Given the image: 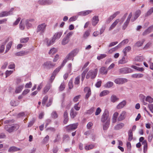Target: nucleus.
Instances as JSON below:
<instances>
[{
  "instance_id": "nucleus-1",
  "label": "nucleus",
  "mask_w": 153,
  "mask_h": 153,
  "mask_svg": "<svg viewBox=\"0 0 153 153\" xmlns=\"http://www.w3.org/2000/svg\"><path fill=\"white\" fill-rule=\"evenodd\" d=\"M97 72L98 70L97 68L90 70L86 75V79L91 78V79H94L97 75Z\"/></svg>"
},
{
  "instance_id": "nucleus-2",
  "label": "nucleus",
  "mask_w": 153,
  "mask_h": 153,
  "mask_svg": "<svg viewBox=\"0 0 153 153\" xmlns=\"http://www.w3.org/2000/svg\"><path fill=\"white\" fill-rule=\"evenodd\" d=\"M47 26V25L45 23L39 25L37 27L36 32L39 33L40 35H42L46 30Z\"/></svg>"
},
{
  "instance_id": "nucleus-3",
  "label": "nucleus",
  "mask_w": 153,
  "mask_h": 153,
  "mask_svg": "<svg viewBox=\"0 0 153 153\" xmlns=\"http://www.w3.org/2000/svg\"><path fill=\"white\" fill-rule=\"evenodd\" d=\"M19 125L15 124L12 126L9 125H6L4 127L5 130L9 133H11L14 131L17 130L19 128Z\"/></svg>"
},
{
  "instance_id": "nucleus-4",
  "label": "nucleus",
  "mask_w": 153,
  "mask_h": 153,
  "mask_svg": "<svg viewBox=\"0 0 153 153\" xmlns=\"http://www.w3.org/2000/svg\"><path fill=\"white\" fill-rule=\"evenodd\" d=\"M109 113L107 110H105L101 116V121L102 123H104L108 120H110L109 117Z\"/></svg>"
},
{
  "instance_id": "nucleus-5",
  "label": "nucleus",
  "mask_w": 153,
  "mask_h": 153,
  "mask_svg": "<svg viewBox=\"0 0 153 153\" xmlns=\"http://www.w3.org/2000/svg\"><path fill=\"white\" fill-rule=\"evenodd\" d=\"M55 65L51 62L48 61L44 62L42 65V67L44 69H48L53 67Z\"/></svg>"
},
{
  "instance_id": "nucleus-6",
  "label": "nucleus",
  "mask_w": 153,
  "mask_h": 153,
  "mask_svg": "<svg viewBox=\"0 0 153 153\" xmlns=\"http://www.w3.org/2000/svg\"><path fill=\"white\" fill-rule=\"evenodd\" d=\"M79 52L78 49H76L72 51L69 53L66 56V59L68 60H70L72 59V60L73 61L74 58L73 57L75 56Z\"/></svg>"
},
{
  "instance_id": "nucleus-7",
  "label": "nucleus",
  "mask_w": 153,
  "mask_h": 153,
  "mask_svg": "<svg viewBox=\"0 0 153 153\" xmlns=\"http://www.w3.org/2000/svg\"><path fill=\"white\" fill-rule=\"evenodd\" d=\"M119 72L121 74H126L131 73L132 71L131 68L126 67L119 69Z\"/></svg>"
},
{
  "instance_id": "nucleus-8",
  "label": "nucleus",
  "mask_w": 153,
  "mask_h": 153,
  "mask_svg": "<svg viewBox=\"0 0 153 153\" xmlns=\"http://www.w3.org/2000/svg\"><path fill=\"white\" fill-rule=\"evenodd\" d=\"M128 80L127 79L123 78H119L115 79L114 82L117 84H122L126 82Z\"/></svg>"
},
{
  "instance_id": "nucleus-9",
  "label": "nucleus",
  "mask_w": 153,
  "mask_h": 153,
  "mask_svg": "<svg viewBox=\"0 0 153 153\" xmlns=\"http://www.w3.org/2000/svg\"><path fill=\"white\" fill-rule=\"evenodd\" d=\"M78 125L77 123L70 125L66 127L67 130L70 131L74 130L77 128Z\"/></svg>"
},
{
  "instance_id": "nucleus-10",
  "label": "nucleus",
  "mask_w": 153,
  "mask_h": 153,
  "mask_svg": "<svg viewBox=\"0 0 153 153\" xmlns=\"http://www.w3.org/2000/svg\"><path fill=\"white\" fill-rule=\"evenodd\" d=\"M141 13V11L138 10H137L134 13L133 16L131 19V21L133 22L136 20L137 18L140 16Z\"/></svg>"
},
{
  "instance_id": "nucleus-11",
  "label": "nucleus",
  "mask_w": 153,
  "mask_h": 153,
  "mask_svg": "<svg viewBox=\"0 0 153 153\" xmlns=\"http://www.w3.org/2000/svg\"><path fill=\"white\" fill-rule=\"evenodd\" d=\"M45 42H46V45L47 46H49L51 45H53L55 42V40L52 38V39H48V38H45Z\"/></svg>"
},
{
  "instance_id": "nucleus-12",
  "label": "nucleus",
  "mask_w": 153,
  "mask_h": 153,
  "mask_svg": "<svg viewBox=\"0 0 153 153\" xmlns=\"http://www.w3.org/2000/svg\"><path fill=\"white\" fill-rule=\"evenodd\" d=\"M62 32H57L54 34L52 38L55 41L56 39H59L62 35Z\"/></svg>"
},
{
  "instance_id": "nucleus-13",
  "label": "nucleus",
  "mask_w": 153,
  "mask_h": 153,
  "mask_svg": "<svg viewBox=\"0 0 153 153\" xmlns=\"http://www.w3.org/2000/svg\"><path fill=\"white\" fill-rule=\"evenodd\" d=\"M110 122V120H108L102 124L103 129L104 131L107 130L108 128Z\"/></svg>"
},
{
  "instance_id": "nucleus-14",
  "label": "nucleus",
  "mask_w": 153,
  "mask_h": 153,
  "mask_svg": "<svg viewBox=\"0 0 153 153\" xmlns=\"http://www.w3.org/2000/svg\"><path fill=\"white\" fill-rule=\"evenodd\" d=\"M99 20L98 17L97 16H94L92 19V24L94 26H95L99 22Z\"/></svg>"
},
{
  "instance_id": "nucleus-15",
  "label": "nucleus",
  "mask_w": 153,
  "mask_h": 153,
  "mask_svg": "<svg viewBox=\"0 0 153 153\" xmlns=\"http://www.w3.org/2000/svg\"><path fill=\"white\" fill-rule=\"evenodd\" d=\"M126 102L125 100H123L122 102H120L117 106V108L118 109H121L123 108L126 105Z\"/></svg>"
},
{
  "instance_id": "nucleus-16",
  "label": "nucleus",
  "mask_w": 153,
  "mask_h": 153,
  "mask_svg": "<svg viewBox=\"0 0 153 153\" xmlns=\"http://www.w3.org/2000/svg\"><path fill=\"white\" fill-rule=\"evenodd\" d=\"M85 92L86 93L85 96V98L87 99L91 94V90L88 87H86L84 89Z\"/></svg>"
},
{
  "instance_id": "nucleus-17",
  "label": "nucleus",
  "mask_w": 153,
  "mask_h": 153,
  "mask_svg": "<svg viewBox=\"0 0 153 153\" xmlns=\"http://www.w3.org/2000/svg\"><path fill=\"white\" fill-rule=\"evenodd\" d=\"M120 13V12L119 11H116L108 19L107 21V22L108 23H109L113 19H114V18H115L116 16L118 15Z\"/></svg>"
},
{
  "instance_id": "nucleus-18",
  "label": "nucleus",
  "mask_w": 153,
  "mask_h": 153,
  "mask_svg": "<svg viewBox=\"0 0 153 153\" xmlns=\"http://www.w3.org/2000/svg\"><path fill=\"white\" fill-rule=\"evenodd\" d=\"M28 53V52L26 51H21L16 53L15 55L17 56H22L27 54Z\"/></svg>"
},
{
  "instance_id": "nucleus-19",
  "label": "nucleus",
  "mask_w": 153,
  "mask_h": 153,
  "mask_svg": "<svg viewBox=\"0 0 153 153\" xmlns=\"http://www.w3.org/2000/svg\"><path fill=\"white\" fill-rule=\"evenodd\" d=\"M110 100L111 102L114 103L118 101L119 100V98L115 95H112L110 97Z\"/></svg>"
},
{
  "instance_id": "nucleus-20",
  "label": "nucleus",
  "mask_w": 153,
  "mask_h": 153,
  "mask_svg": "<svg viewBox=\"0 0 153 153\" xmlns=\"http://www.w3.org/2000/svg\"><path fill=\"white\" fill-rule=\"evenodd\" d=\"M126 112L125 111H123L120 114L118 119L119 120L121 121L124 120L126 117Z\"/></svg>"
},
{
  "instance_id": "nucleus-21",
  "label": "nucleus",
  "mask_w": 153,
  "mask_h": 153,
  "mask_svg": "<svg viewBox=\"0 0 153 153\" xmlns=\"http://www.w3.org/2000/svg\"><path fill=\"white\" fill-rule=\"evenodd\" d=\"M124 124L123 123H121L116 125L114 127V129L115 130H119L121 129L124 126Z\"/></svg>"
},
{
  "instance_id": "nucleus-22",
  "label": "nucleus",
  "mask_w": 153,
  "mask_h": 153,
  "mask_svg": "<svg viewBox=\"0 0 153 153\" xmlns=\"http://www.w3.org/2000/svg\"><path fill=\"white\" fill-rule=\"evenodd\" d=\"M120 19H117L115 20L114 22L111 25V26L109 28V30H111L113 29L115 26L117 25V23L119 22Z\"/></svg>"
},
{
  "instance_id": "nucleus-23",
  "label": "nucleus",
  "mask_w": 153,
  "mask_h": 153,
  "mask_svg": "<svg viewBox=\"0 0 153 153\" xmlns=\"http://www.w3.org/2000/svg\"><path fill=\"white\" fill-rule=\"evenodd\" d=\"M8 38L2 44L0 45V53L3 52L4 49V45L8 41Z\"/></svg>"
},
{
  "instance_id": "nucleus-24",
  "label": "nucleus",
  "mask_w": 153,
  "mask_h": 153,
  "mask_svg": "<svg viewBox=\"0 0 153 153\" xmlns=\"http://www.w3.org/2000/svg\"><path fill=\"white\" fill-rule=\"evenodd\" d=\"M153 28V26H151L149 27L148 29L145 31L143 33V36L146 35L150 33H151L152 30Z\"/></svg>"
},
{
  "instance_id": "nucleus-25",
  "label": "nucleus",
  "mask_w": 153,
  "mask_h": 153,
  "mask_svg": "<svg viewBox=\"0 0 153 153\" xmlns=\"http://www.w3.org/2000/svg\"><path fill=\"white\" fill-rule=\"evenodd\" d=\"M88 70V68H86L82 72V74H81V80L82 82L85 77V76L86 75V74L87 73V72Z\"/></svg>"
},
{
  "instance_id": "nucleus-26",
  "label": "nucleus",
  "mask_w": 153,
  "mask_h": 153,
  "mask_svg": "<svg viewBox=\"0 0 153 153\" xmlns=\"http://www.w3.org/2000/svg\"><path fill=\"white\" fill-rule=\"evenodd\" d=\"M108 71L105 67H101L100 70V73L103 74H106L107 73Z\"/></svg>"
},
{
  "instance_id": "nucleus-27",
  "label": "nucleus",
  "mask_w": 153,
  "mask_h": 153,
  "mask_svg": "<svg viewBox=\"0 0 153 153\" xmlns=\"http://www.w3.org/2000/svg\"><path fill=\"white\" fill-rule=\"evenodd\" d=\"M20 149L15 146H12L10 147L8 150L9 152H14L19 150Z\"/></svg>"
},
{
  "instance_id": "nucleus-28",
  "label": "nucleus",
  "mask_w": 153,
  "mask_h": 153,
  "mask_svg": "<svg viewBox=\"0 0 153 153\" xmlns=\"http://www.w3.org/2000/svg\"><path fill=\"white\" fill-rule=\"evenodd\" d=\"M143 74H135L131 75V77L133 78H140L143 77Z\"/></svg>"
},
{
  "instance_id": "nucleus-29",
  "label": "nucleus",
  "mask_w": 153,
  "mask_h": 153,
  "mask_svg": "<svg viewBox=\"0 0 153 153\" xmlns=\"http://www.w3.org/2000/svg\"><path fill=\"white\" fill-rule=\"evenodd\" d=\"M51 85L49 84H48L44 88V92L45 94L46 93L50 88Z\"/></svg>"
},
{
  "instance_id": "nucleus-30",
  "label": "nucleus",
  "mask_w": 153,
  "mask_h": 153,
  "mask_svg": "<svg viewBox=\"0 0 153 153\" xmlns=\"http://www.w3.org/2000/svg\"><path fill=\"white\" fill-rule=\"evenodd\" d=\"M128 62V60L124 56L122 58L119 60L118 62L119 64H123L127 63Z\"/></svg>"
},
{
  "instance_id": "nucleus-31",
  "label": "nucleus",
  "mask_w": 153,
  "mask_h": 153,
  "mask_svg": "<svg viewBox=\"0 0 153 153\" xmlns=\"http://www.w3.org/2000/svg\"><path fill=\"white\" fill-rule=\"evenodd\" d=\"M131 50V47L130 46H127L124 49L123 51L124 54V56H126L127 53L130 51Z\"/></svg>"
},
{
  "instance_id": "nucleus-32",
  "label": "nucleus",
  "mask_w": 153,
  "mask_h": 153,
  "mask_svg": "<svg viewBox=\"0 0 153 153\" xmlns=\"http://www.w3.org/2000/svg\"><path fill=\"white\" fill-rule=\"evenodd\" d=\"M10 15L9 12L4 11L1 12L0 13V17H2Z\"/></svg>"
},
{
  "instance_id": "nucleus-33",
  "label": "nucleus",
  "mask_w": 153,
  "mask_h": 153,
  "mask_svg": "<svg viewBox=\"0 0 153 153\" xmlns=\"http://www.w3.org/2000/svg\"><path fill=\"white\" fill-rule=\"evenodd\" d=\"M69 41V39L66 37H64L62 40V44L65 45L68 44Z\"/></svg>"
},
{
  "instance_id": "nucleus-34",
  "label": "nucleus",
  "mask_w": 153,
  "mask_h": 153,
  "mask_svg": "<svg viewBox=\"0 0 153 153\" xmlns=\"http://www.w3.org/2000/svg\"><path fill=\"white\" fill-rule=\"evenodd\" d=\"M23 87L24 85H19L18 87H17L16 88V89L15 90L16 93H20L23 88Z\"/></svg>"
},
{
  "instance_id": "nucleus-35",
  "label": "nucleus",
  "mask_w": 153,
  "mask_h": 153,
  "mask_svg": "<svg viewBox=\"0 0 153 153\" xmlns=\"http://www.w3.org/2000/svg\"><path fill=\"white\" fill-rule=\"evenodd\" d=\"M128 42V39H126L123 40L117 46L118 48L121 47L122 45H124L126 44H127Z\"/></svg>"
},
{
  "instance_id": "nucleus-36",
  "label": "nucleus",
  "mask_w": 153,
  "mask_h": 153,
  "mask_svg": "<svg viewBox=\"0 0 153 153\" xmlns=\"http://www.w3.org/2000/svg\"><path fill=\"white\" fill-rule=\"evenodd\" d=\"M70 114L71 118H74L76 115V112L72 108L71 110Z\"/></svg>"
},
{
  "instance_id": "nucleus-37",
  "label": "nucleus",
  "mask_w": 153,
  "mask_h": 153,
  "mask_svg": "<svg viewBox=\"0 0 153 153\" xmlns=\"http://www.w3.org/2000/svg\"><path fill=\"white\" fill-rule=\"evenodd\" d=\"M145 41V40L144 39L139 41L135 43V45L138 47H140L143 44Z\"/></svg>"
},
{
  "instance_id": "nucleus-38",
  "label": "nucleus",
  "mask_w": 153,
  "mask_h": 153,
  "mask_svg": "<svg viewBox=\"0 0 153 153\" xmlns=\"http://www.w3.org/2000/svg\"><path fill=\"white\" fill-rule=\"evenodd\" d=\"M109 93V92L108 90H104L102 91L100 94V97H103L105 96Z\"/></svg>"
},
{
  "instance_id": "nucleus-39",
  "label": "nucleus",
  "mask_w": 153,
  "mask_h": 153,
  "mask_svg": "<svg viewBox=\"0 0 153 153\" xmlns=\"http://www.w3.org/2000/svg\"><path fill=\"white\" fill-rule=\"evenodd\" d=\"M57 51L56 48H53L50 49L48 53L50 55H53L56 53Z\"/></svg>"
},
{
  "instance_id": "nucleus-40",
  "label": "nucleus",
  "mask_w": 153,
  "mask_h": 153,
  "mask_svg": "<svg viewBox=\"0 0 153 153\" xmlns=\"http://www.w3.org/2000/svg\"><path fill=\"white\" fill-rule=\"evenodd\" d=\"M12 45V42L11 41L9 42L7 45L5 53H7L10 49Z\"/></svg>"
},
{
  "instance_id": "nucleus-41",
  "label": "nucleus",
  "mask_w": 153,
  "mask_h": 153,
  "mask_svg": "<svg viewBox=\"0 0 153 153\" xmlns=\"http://www.w3.org/2000/svg\"><path fill=\"white\" fill-rule=\"evenodd\" d=\"M94 146L93 145L91 144L89 145H86L85 147V149L86 150H88L93 149L94 147Z\"/></svg>"
},
{
  "instance_id": "nucleus-42",
  "label": "nucleus",
  "mask_w": 153,
  "mask_h": 153,
  "mask_svg": "<svg viewBox=\"0 0 153 153\" xmlns=\"http://www.w3.org/2000/svg\"><path fill=\"white\" fill-rule=\"evenodd\" d=\"M114 85L112 82L109 81L107 82L105 85V87L109 88L111 87Z\"/></svg>"
},
{
  "instance_id": "nucleus-43",
  "label": "nucleus",
  "mask_w": 153,
  "mask_h": 153,
  "mask_svg": "<svg viewBox=\"0 0 153 153\" xmlns=\"http://www.w3.org/2000/svg\"><path fill=\"white\" fill-rule=\"evenodd\" d=\"M128 134V140L129 141H131L132 140L133 137V133L131 130H129V131Z\"/></svg>"
},
{
  "instance_id": "nucleus-44",
  "label": "nucleus",
  "mask_w": 153,
  "mask_h": 153,
  "mask_svg": "<svg viewBox=\"0 0 153 153\" xmlns=\"http://www.w3.org/2000/svg\"><path fill=\"white\" fill-rule=\"evenodd\" d=\"M28 37L25 38H22L20 39V41L21 43H25L27 42L29 40Z\"/></svg>"
},
{
  "instance_id": "nucleus-45",
  "label": "nucleus",
  "mask_w": 153,
  "mask_h": 153,
  "mask_svg": "<svg viewBox=\"0 0 153 153\" xmlns=\"http://www.w3.org/2000/svg\"><path fill=\"white\" fill-rule=\"evenodd\" d=\"M153 12V8L151 7L147 12L145 14V16H147L150 15Z\"/></svg>"
},
{
  "instance_id": "nucleus-46",
  "label": "nucleus",
  "mask_w": 153,
  "mask_h": 153,
  "mask_svg": "<svg viewBox=\"0 0 153 153\" xmlns=\"http://www.w3.org/2000/svg\"><path fill=\"white\" fill-rule=\"evenodd\" d=\"M90 33V31L87 30L85 31V32L84 34L83 35V37L85 39H86L88 37Z\"/></svg>"
},
{
  "instance_id": "nucleus-47",
  "label": "nucleus",
  "mask_w": 153,
  "mask_h": 153,
  "mask_svg": "<svg viewBox=\"0 0 153 153\" xmlns=\"http://www.w3.org/2000/svg\"><path fill=\"white\" fill-rule=\"evenodd\" d=\"M146 101L149 103H152L153 102V99L151 97L148 96L146 97Z\"/></svg>"
},
{
  "instance_id": "nucleus-48",
  "label": "nucleus",
  "mask_w": 153,
  "mask_h": 153,
  "mask_svg": "<svg viewBox=\"0 0 153 153\" xmlns=\"http://www.w3.org/2000/svg\"><path fill=\"white\" fill-rule=\"evenodd\" d=\"M65 88V84L64 82H63L61 84L59 87V90L62 91L64 90Z\"/></svg>"
},
{
  "instance_id": "nucleus-49",
  "label": "nucleus",
  "mask_w": 153,
  "mask_h": 153,
  "mask_svg": "<svg viewBox=\"0 0 153 153\" xmlns=\"http://www.w3.org/2000/svg\"><path fill=\"white\" fill-rule=\"evenodd\" d=\"M61 68V67L59 66L57 68H56L53 72V74H54L55 76L56 75V74L60 70Z\"/></svg>"
},
{
  "instance_id": "nucleus-50",
  "label": "nucleus",
  "mask_w": 153,
  "mask_h": 153,
  "mask_svg": "<svg viewBox=\"0 0 153 153\" xmlns=\"http://www.w3.org/2000/svg\"><path fill=\"white\" fill-rule=\"evenodd\" d=\"M25 25L23 23V21L22 20L20 23L19 24V28L20 29L22 30H24L25 28Z\"/></svg>"
},
{
  "instance_id": "nucleus-51",
  "label": "nucleus",
  "mask_w": 153,
  "mask_h": 153,
  "mask_svg": "<svg viewBox=\"0 0 153 153\" xmlns=\"http://www.w3.org/2000/svg\"><path fill=\"white\" fill-rule=\"evenodd\" d=\"M48 96H45L43 98L42 102V104L44 106L46 103V101L48 99Z\"/></svg>"
},
{
  "instance_id": "nucleus-52",
  "label": "nucleus",
  "mask_w": 153,
  "mask_h": 153,
  "mask_svg": "<svg viewBox=\"0 0 153 153\" xmlns=\"http://www.w3.org/2000/svg\"><path fill=\"white\" fill-rule=\"evenodd\" d=\"M102 110L100 108L98 107L97 108L96 111L95 112V115L97 116L99 115L101 112Z\"/></svg>"
},
{
  "instance_id": "nucleus-53",
  "label": "nucleus",
  "mask_w": 153,
  "mask_h": 153,
  "mask_svg": "<svg viewBox=\"0 0 153 153\" xmlns=\"http://www.w3.org/2000/svg\"><path fill=\"white\" fill-rule=\"evenodd\" d=\"M68 86L69 88L71 89L73 87V79H71L68 82Z\"/></svg>"
},
{
  "instance_id": "nucleus-54",
  "label": "nucleus",
  "mask_w": 153,
  "mask_h": 153,
  "mask_svg": "<svg viewBox=\"0 0 153 153\" xmlns=\"http://www.w3.org/2000/svg\"><path fill=\"white\" fill-rule=\"evenodd\" d=\"M91 10H88L82 12V15L83 16H86L91 12Z\"/></svg>"
},
{
  "instance_id": "nucleus-55",
  "label": "nucleus",
  "mask_w": 153,
  "mask_h": 153,
  "mask_svg": "<svg viewBox=\"0 0 153 153\" xmlns=\"http://www.w3.org/2000/svg\"><path fill=\"white\" fill-rule=\"evenodd\" d=\"M25 24L27 27V28L30 27L32 26V24L30 23V22H29V21L28 20H26L25 21Z\"/></svg>"
},
{
  "instance_id": "nucleus-56",
  "label": "nucleus",
  "mask_w": 153,
  "mask_h": 153,
  "mask_svg": "<svg viewBox=\"0 0 153 153\" xmlns=\"http://www.w3.org/2000/svg\"><path fill=\"white\" fill-rule=\"evenodd\" d=\"M106 56V55L105 54H102L97 57V59L98 60L102 59Z\"/></svg>"
},
{
  "instance_id": "nucleus-57",
  "label": "nucleus",
  "mask_w": 153,
  "mask_h": 153,
  "mask_svg": "<svg viewBox=\"0 0 153 153\" xmlns=\"http://www.w3.org/2000/svg\"><path fill=\"white\" fill-rule=\"evenodd\" d=\"M79 76H78L75 79V84L76 85H78L79 83Z\"/></svg>"
},
{
  "instance_id": "nucleus-58",
  "label": "nucleus",
  "mask_w": 153,
  "mask_h": 153,
  "mask_svg": "<svg viewBox=\"0 0 153 153\" xmlns=\"http://www.w3.org/2000/svg\"><path fill=\"white\" fill-rule=\"evenodd\" d=\"M129 22L127 21V20L126 21V22L124 23L123 26V30H125L126 27H127L128 25Z\"/></svg>"
},
{
  "instance_id": "nucleus-59",
  "label": "nucleus",
  "mask_w": 153,
  "mask_h": 153,
  "mask_svg": "<svg viewBox=\"0 0 153 153\" xmlns=\"http://www.w3.org/2000/svg\"><path fill=\"white\" fill-rule=\"evenodd\" d=\"M51 116L53 118H56L57 117L58 115L56 112L53 111L51 114Z\"/></svg>"
},
{
  "instance_id": "nucleus-60",
  "label": "nucleus",
  "mask_w": 153,
  "mask_h": 153,
  "mask_svg": "<svg viewBox=\"0 0 153 153\" xmlns=\"http://www.w3.org/2000/svg\"><path fill=\"white\" fill-rule=\"evenodd\" d=\"M77 18V17L76 16H72L69 19V21L70 22H73L76 20Z\"/></svg>"
},
{
  "instance_id": "nucleus-61",
  "label": "nucleus",
  "mask_w": 153,
  "mask_h": 153,
  "mask_svg": "<svg viewBox=\"0 0 153 153\" xmlns=\"http://www.w3.org/2000/svg\"><path fill=\"white\" fill-rule=\"evenodd\" d=\"M74 32L72 31H70L68 33L66 36V37L69 39V38L71 37L73 34Z\"/></svg>"
},
{
  "instance_id": "nucleus-62",
  "label": "nucleus",
  "mask_w": 153,
  "mask_h": 153,
  "mask_svg": "<svg viewBox=\"0 0 153 153\" xmlns=\"http://www.w3.org/2000/svg\"><path fill=\"white\" fill-rule=\"evenodd\" d=\"M153 137V134H152L150 133L149 136L148 140L149 142H151Z\"/></svg>"
},
{
  "instance_id": "nucleus-63",
  "label": "nucleus",
  "mask_w": 153,
  "mask_h": 153,
  "mask_svg": "<svg viewBox=\"0 0 153 153\" xmlns=\"http://www.w3.org/2000/svg\"><path fill=\"white\" fill-rule=\"evenodd\" d=\"M142 57L141 56H137L135 58V60L137 61L140 62L142 61Z\"/></svg>"
},
{
  "instance_id": "nucleus-64",
  "label": "nucleus",
  "mask_w": 153,
  "mask_h": 153,
  "mask_svg": "<svg viewBox=\"0 0 153 153\" xmlns=\"http://www.w3.org/2000/svg\"><path fill=\"white\" fill-rule=\"evenodd\" d=\"M148 108L152 113H153V104H149Z\"/></svg>"
}]
</instances>
